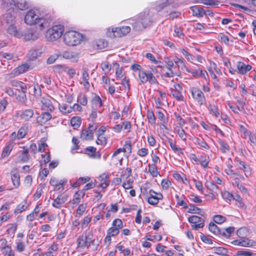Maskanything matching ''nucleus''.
<instances>
[{"instance_id":"nucleus-1","label":"nucleus","mask_w":256,"mask_h":256,"mask_svg":"<svg viewBox=\"0 0 256 256\" xmlns=\"http://www.w3.org/2000/svg\"><path fill=\"white\" fill-rule=\"evenodd\" d=\"M24 22L29 26L38 25L40 30H43L48 28L50 24V20L42 16L38 8H32L25 14Z\"/></svg>"},{"instance_id":"nucleus-2","label":"nucleus","mask_w":256,"mask_h":256,"mask_svg":"<svg viewBox=\"0 0 256 256\" xmlns=\"http://www.w3.org/2000/svg\"><path fill=\"white\" fill-rule=\"evenodd\" d=\"M130 22L133 26L134 29L140 30L150 26L152 22V18L148 11H145L140 14L138 20H130Z\"/></svg>"},{"instance_id":"nucleus-3","label":"nucleus","mask_w":256,"mask_h":256,"mask_svg":"<svg viewBox=\"0 0 256 256\" xmlns=\"http://www.w3.org/2000/svg\"><path fill=\"white\" fill-rule=\"evenodd\" d=\"M83 35L76 31L69 30L63 34L64 43L70 46H76L82 41Z\"/></svg>"},{"instance_id":"nucleus-4","label":"nucleus","mask_w":256,"mask_h":256,"mask_svg":"<svg viewBox=\"0 0 256 256\" xmlns=\"http://www.w3.org/2000/svg\"><path fill=\"white\" fill-rule=\"evenodd\" d=\"M64 27L62 24H56L48 28L45 33V37L48 42H54L58 40L64 34Z\"/></svg>"},{"instance_id":"nucleus-5","label":"nucleus","mask_w":256,"mask_h":256,"mask_svg":"<svg viewBox=\"0 0 256 256\" xmlns=\"http://www.w3.org/2000/svg\"><path fill=\"white\" fill-rule=\"evenodd\" d=\"M130 30L128 26L109 28L106 31V34L110 37L120 38L129 33Z\"/></svg>"},{"instance_id":"nucleus-6","label":"nucleus","mask_w":256,"mask_h":256,"mask_svg":"<svg viewBox=\"0 0 256 256\" xmlns=\"http://www.w3.org/2000/svg\"><path fill=\"white\" fill-rule=\"evenodd\" d=\"M190 92L192 98L198 104L202 105L206 103V98L203 92L199 88L192 86L190 88Z\"/></svg>"},{"instance_id":"nucleus-7","label":"nucleus","mask_w":256,"mask_h":256,"mask_svg":"<svg viewBox=\"0 0 256 256\" xmlns=\"http://www.w3.org/2000/svg\"><path fill=\"white\" fill-rule=\"evenodd\" d=\"M138 78L142 83H146L148 82L151 84H156L158 82L156 78L150 72L140 71Z\"/></svg>"},{"instance_id":"nucleus-8","label":"nucleus","mask_w":256,"mask_h":256,"mask_svg":"<svg viewBox=\"0 0 256 256\" xmlns=\"http://www.w3.org/2000/svg\"><path fill=\"white\" fill-rule=\"evenodd\" d=\"M96 124H90L87 128L82 130L80 138L83 140H92L94 138V132L97 129Z\"/></svg>"},{"instance_id":"nucleus-9","label":"nucleus","mask_w":256,"mask_h":256,"mask_svg":"<svg viewBox=\"0 0 256 256\" xmlns=\"http://www.w3.org/2000/svg\"><path fill=\"white\" fill-rule=\"evenodd\" d=\"M188 221L191 224H192V227L195 230H198L199 228H202L204 226V218L200 217L197 216H192L188 218Z\"/></svg>"},{"instance_id":"nucleus-10","label":"nucleus","mask_w":256,"mask_h":256,"mask_svg":"<svg viewBox=\"0 0 256 256\" xmlns=\"http://www.w3.org/2000/svg\"><path fill=\"white\" fill-rule=\"evenodd\" d=\"M182 87L179 84H176L171 88V93L174 98L180 102L184 101V96L182 94Z\"/></svg>"},{"instance_id":"nucleus-11","label":"nucleus","mask_w":256,"mask_h":256,"mask_svg":"<svg viewBox=\"0 0 256 256\" xmlns=\"http://www.w3.org/2000/svg\"><path fill=\"white\" fill-rule=\"evenodd\" d=\"M30 66L28 64H24L16 68H14L12 71L8 74L10 78H13L24 74L29 70Z\"/></svg>"},{"instance_id":"nucleus-12","label":"nucleus","mask_w":256,"mask_h":256,"mask_svg":"<svg viewBox=\"0 0 256 256\" xmlns=\"http://www.w3.org/2000/svg\"><path fill=\"white\" fill-rule=\"evenodd\" d=\"M82 76L80 84H82L85 89L88 90L90 88V83L89 82L90 76L88 74V69L86 68H83L82 69Z\"/></svg>"},{"instance_id":"nucleus-13","label":"nucleus","mask_w":256,"mask_h":256,"mask_svg":"<svg viewBox=\"0 0 256 256\" xmlns=\"http://www.w3.org/2000/svg\"><path fill=\"white\" fill-rule=\"evenodd\" d=\"M39 100L42 104L41 109L42 110L50 112H52L54 110V106L48 96L40 98Z\"/></svg>"},{"instance_id":"nucleus-14","label":"nucleus","mask_w":256,"mask_h":256,"mask_svg":"<svg viewBox=\"0 0 256 256\" xmlns=\"http://www.w3.org/2000/svg\"><path fill=\"white\" fill-rule=\"evenodd\" d=\"M40 36V33L34 28H29L26 30L23 36L26 40H34L38 39Z\"/></svg>"},{"instance_id":"nucleus-15","label":"nucleus","mask_w":256,"mask_h":256,"mask_svg":"<svg viewBox=\"0 0 256 256\" xmlns=\"http://www.w3.org/2000/svg\"><path fill=\"white\" fill-rule=\"evenodd\" d=\"M232 244L236 246H240L246 247H252L256 246V242L248 238H243L235 240Z\"/></svg>"},{"instance_id":"nucleus-16","label":"nucleus","mask_w":256,"mask_h":256,"mask_svg":"<svg viewBox=\"0 0 256 256\" xmlns=\"http://www.w3.org/2000/svg\"><path fill=\"white\" fill-rule=\"evenodd\" d=\"M28 132V127L26 126H22L18 132H13L10 136V140L14 141L16 138L21 139L24 138Z\"/></svg>"},{"instance_id":"nucleus-17","label":"nucleus","mask_w":256,"mask_h":256,"mask_svg":"<svg viewBox=\"0 0 256 256\" xmlns=\"http://www.w3.org/2000/svg\"><path fill=\"white\" fill-rule=\"evenodd\" d=\"M150 196L148 198V202L150 204L155 205L162 198V196L160 193H157L150 190L149 192Z\"/></svg>"},{"instance_id":"nucleus-18","label":"nucleus","mask_w":256,"mask_h":256,"mask_svg":"<svg viewBox=\"0 0 256 256\" xmlns=\"http://www.w3.org/2000/svg\"><path fill=\"white\" fill-rule=\"evenodd\" d=\"M110 174L108 173H103L98 177V180L100 181V184L99 186L102 190L106 188L110 184L109 178Z\"/></svg>"},{"instance_id":"nucleus-19","label":"nucleus","mask_w":256,"mask_h":256,"mask_svg":"<svg viewBox=\"0 0 256 256\" xmlns=\"http://www.w3.org/2000/svg\"><path fill=\"white\" fill-rule=\"evenodd\" d=\"M90 108L93 110H104L102 107L103 104L101 98L96 95L92 97L90 102Z\"/></svg>"},{"instance_id":"nucleus-20","label":"nucleus","mask_w":256,"mask_h":256,"mask_svg":"<svg viewBox=\"0 0 256 256\" xmlns=\"http://www.w3.org/2000/svg\"><path fill=\"white\" fill-rule=\"evenodd\" d=\"M66 182V181L65 180H62L58 181L54 178H52L50 181V184L54 187V190H58L62 188Z\"/></svg>"},{"instance_id":"nucleus-21","label":"nucleus","mask_w":256,"mask_h":256,"mask_svg":"<svg viewBox=\"0 0 256 256\" xmlns=\"http://www.w3.org/2000/svg\"><path fill=\"white\" fill-rule=\"evenodd\" d=\"M62 56L64 58L70 60L72 62H78L79 58L78 53L72 51H65L62 54Z\"/></svg>"},{"instance_id":"nucleus-22","label":"nucleus","mask_w":256,"mask_h":256,"mask_svg":"<svg viewBox=\"0 0 256 256\" xmlns=\"http://www.w3.org/2000/svg\"><path fill=\"white\" fill-rule=\"evenodd\" d=\"M236 67L239 74H244L247 72L250 71L252 66L250 64H246L244 63L238 62H237Z\"/></svg>"},{"instance_id":"nucleus-23","label":"nucleus","mask_w":256,"mask_h":256,"mask_svg":"<svg viewBox=\"0 0 256 256\" xmlns=\"http://www.w3.org/2000/svg\"><path fill=\"white\" fill-rule=\"evenodd\" d=\"M7 32L10 34L18 38H20L23 36V34L17 30L14 22L10 24V25L7 28Z\"/></svg>"},{"instance_id":"nucleus-24","label":"nucleus","mask_w":256,"mask_h":256,"mask_svg":"<svg viewBox=\"0 0 256 256\" xmlns=\"http://www.w3.org/2000/svg\"><path fill=\"white\" fill-rule=\"evenodd\" d=\"M96 148L94 146H88L85 149V151L90 158L100 159L101 154L100 152H96Z\"/></svg>"},{"instance_id":"nucleus-25","label":"nucleus","mask_w":256,"mask_h":256,"mask_svg":"<svg viewBox=\"0 0 256 256\" xmlns=\"http://www.w3.org/2000/svg\"><path fill=\"white\" fill-rule=\"evenodd\" d=\"M14 146V142L12 140L6 143L2 153L1 157L2 158H4L10 155Z\"/></svg>"},{"instance_id":"nucleus-26","label":"nucleus","mask_w":256,"mask_h":256,"mask_svg":"<svg viewBox=\"0 0 256 256\" xmlns=\"http://www.w3.org/2000/svg\"><path fill=\"white\" fill-rule=\"evenodd\" d=\"M52 118L51 114L48 112H43L40 116L37 118V122L40 125L46 124Z\"/></svg>"},{"instance_id":"nucleus-27","label":"nucleus","mask_w":256,"mask_h":256,"mask_svg":"<svg viewBox=\"0 0 256 256\" xmlns=\"http://www.w3.org/2000/svg\"><path fill=\"white\" fill-rule=\"evenodd\" d=\"M30 6V3L28 0H16L14 1V7L21 10H24Z\"/></svg>"},{"instance_id":"nucleus-28","label":"nucleus","mask_w":256,"mask_h":256,"mask_svg":"<svg viewBox=\"0 0 256 256\" xmlns=\"http://www.w3.org/2000/svg\"><path fill=\"white\" fill-rule=\"evenodd\" d=\"M237 164L238 167L244 172L245 176L246 177L250 175L251 169L248 164L241 160H238Z\"/></svg>"},{"instance_id":"nucleus-29","label":"nucleus","mask_w":256,"mask_h":256,"mask_svg":"<svg viewBox=\"0 0 256 256\" xmlns=\"http://www.w3.org/2000/svg\"><path fill=\"white\" fill-rule=\"evenodd\" d=\"M210 114L214 116L216 118H218L220 116V112L218 106L212 103H210L206 106Z\"/></svg>"},{"instance_id":"nucleus-30","label":"nucleus","mask_w":256,"mask_h":256,"mask_svg":"<svg viewBox=\"0 0 256 256\" xmlns=\"http://www.w3.org/2000/svg\"><path fill=\"white\" fill-rule=\"evenodd\" d=\"M67 200V196L62 195L58 196L57 198L54 200L52 206L55 208H58L62 206Z\"/></svg>"},{"instance_id":"nucleus-31","label":"nucleus","mask_w":256,"mask_h":256,"mask_svg":"<svg viewBox=\"0 0 256 256\" xmlns=\"http://www.w3.org/2000/svg\"><path fill=\"white\" fill-rule=\"evenodd\" d=\"M2 7L7 11L13 10L14 7V0H2Z\"/></svg>"},{"instance_id":"nucleus-32","label":"nucleus","mask_w":256,"mask_h":256,"mask_svg":"<svg viewBox=\"0 0 256 256\" xmlns=\"http://www.w3.org/2000/svg\"><path fill=\"white\" fill-rule=\"evenodd\" d=\"M34 115V110L32 109H27L23 110L20 114V118L25 121L28 120Z\"/></svg>"},{"instance_id":"nucleus-33","label":"nucleus","mask_w":256,"mask_h":256,"mask_svg":"<svg viewBox=\"0 0 256 256\" xmlns=\"http://www.w3.org/2000/svg\"><path fill=\"white\" fill-rule=\"evenodd\" d=\"M168 142L172 149V150L178 154V155L180 156L183 154L182 149L180 147L178 146L175 142H173L172 140L169 138L168 139Z\"/></svg>"},{"instance_id":"nucleus-34","label":"nucleus","mask_w":256,"mask_h":256,"mask_svg":"<svg viewBox=\"0 0 256 256\" xmlns=\"http://www.w3.org/2000/svg\"><path fill=\"white\" fill-rule=\"evenodd\" d=\"M58 108L60 112L64 114H70L72 111V106L66 104H59Z\"/></svg>"},{"instance_id":"nucleus-35","label":"nucleus","mask_w":256,"mask_h":256,"mask_svg":"<svg viewBox=\"0 0 256 256\" xmlns=\"http://www.w3.org/2000/svg\"><path fill=\"white\" fill-rule=\"evenodd\" d=\"M107 46V42L103 39L96 40L94 42V47L98 50H102L106 48Z\"/></svg>"},{"instance_id":"nucleus-36","label":"nucleus","mask_w":256,"mask_h":256,"mask_svg":"<svg viewBox=\"0 0 256 256\" xmlns=\"http://www.w3.org/2000/svg\"><path fill=\"white\" fill-rule=\"evenodd\" d=\"M78 246L81 248H88V243L86 242L84 234L83 233L77 240Z\"/></svg>"},{"instance_id":"nucleus-37","label":"nucleus","mask_w":256,"mask_h":256,"mask_svg":"<svg viewBox=\"0 0 256 256\" xmlns=\"http://www.w3.org/2000/svg\"><path fill=\"white\" fill-rule=\"evenodd\" d=\"M10 84L14 87L20 88L22 91L26 90V86L23 82L17 80H12L10 82Z\"/></svg>"},{"instance_id":"nucleus-38","label":"nucleus","mask_w":256,"mask_h":256,"mask_svg":"<svg viewBox=\"0 0 256 256\" xmlns=\"http://www.w3.org/2000/svg\"><path fill=\"white\" fill-rule=\"evenodd\" d=\"M172 0H162V2H159L156 3V10L158 11L161 10L164 7L170 4Z\"/></svg>"},{"instance_id":"nucleus-39","label":"nucleus","mask_w":256,"mask_h":256,"mask_svg":"<svg viewBox=\"0 0 256 256\" xmlns=\"http://www.w3.org/2000/svg\"><path fill=\"white\" fill-rule=\"evenodd\" d=\"M176 131L178 136L184 141H186L187 138V134L184 132V129L178 126L176 128Z\"/></svg>"},{"instance_id":"nucleus-40","label":"nucleus","mask_w":256,"mask_h":256,"mask_svg":"<svg viewBox=\"0 0 256 256\" xmlns=\"http://www.w3.org/2000/svg\"><path fill=\"white\" fill-rule=\"evenodd\" d=\"M122 148L123 150V152L130 154L132 152V146L130 140H126L123 147Z\"/></svg>"},{"instance_id":"nucleus-41","label":"nucleus","mask_w":256,"mask_h":256,"mask_svg":"<svg viewBox=\"0 0 256 256\" xmlns=\"http://www.w3.org/2000/svg\"><path fill=\"white\" fill-rule=\"evenodd\" d=\"M208 229L210 232L215 234H222V230L214 222H210Z\"/></svg>"},{"instance_id":"nucleus-42","label":"nucleus","mask_w":256,"mask_h":256,"mask_svg":"<svg viewBox=\"0 0 256 256\" xmlns=\"http://www.w3.org/2000/svg\"><path fill=\"white\" fill-rule=\"evenodd\" d=\"M77 102L79 104L83 106H86L88 104V98L84 94H80L78 96Z\"/></svg>"},{"instance_id":"nucleus-43","label":"nucleus","mask_w":256,"mask_h":256,"mask_svg":"<svg viewBox=\"0 0 256 256\" xmlns=\"http://www.w3.org/2000/svg\"><path fill=\"white\" fill-rule=\"evenodd\" d=\"M4 18L8 24L15 22V16L10 12H7L4 16Z\"/></svg>"},{"instance_id":"nucleus-44","label":"nucleus","mask_w":256,"mask_h":256,"mask_svg":"<svg viewBox=\"0 0 256 256\" xmlns=\"http://www.w3.org/2000/svg\"><path fill=\"white\" fill-rule=\"evenodd\" d=\"M42 53V52L39 50L32 49L29 51L28 55L30 58L33 60L38 57Z\"/></svg>"},{"instance_id":"nucleus-45","label":"nucleus","mask_w":256,"mask_h":256,"mask_svg":"<svg viewBox=\"0 0 256 256\" xmlns=\"http://www.w3.org/2000/svg\"><path fill=\"white\" fill-rule=\"evenodd\" d=\"M84 196L82 191H78L74 195V198L72 202L74 204H78L80 202V200Z\"/></svg>"},{"instance_id":"nucleus-46","label":"nucleus","mask_w":256,"mask_h":256,"mask_svg":"<svg viewBox=\"0 0 256 256\" xmlns=\"http://www.w3.org/2000/svg\"><path fill=\"white\" fill-rule=\"evenodd\" d=\"M218 144L220 145V150L222 153H226L229 150L230 148L228 145L223 140H218Z\"/></svg>"},{"instance_id":"nucleus-47","label":"nucleus","mask_w":256,"mask_h":256,"mask_svg":"<svg viewBox=\"0 0 256 256\" xmlns=\"http://www.w3.org/2000/svg\"><path fill=\"white\" fill-rule=\"evenodd\" d=\"M180 52L186 57L187 60L191 62L195 59V56L189 53L186 50L182 48L180 50Z\"/></svg>"},{"instance_id":"nucleus-48","label":"nucleus","mask_w":256,"mask_h":256,"mask_svg":"<svg viewBox=\"0 0 256 256\" xmlns=\"http://www.w3.org/2000/svg\"><path fill=\"white\" fill-rule=\"evenodd\" d=\"M86 242L88 243V246L89 247L91 244L94 245V240L93 239L94 235L92 232H89L88 234H84Z\"/></svg>"},{"instance_id":"nucleus-49","label":"nucleus","mask_w":256,"mask_h":256,"mask_svg":"<svg viewBox=\"0 0 256 256\" xmlns=\"http://www.w3.org/2000/svg\"><path fill=\"white\" fill-rule=\"evenodd\" d=\"M58 249V246L53 244L48 249V251L44 254L46 256H54V252L56 251Z\"/></svg>"},{"instance_id":"nucleus-50","label":"nucleus","mask_w":256,"mask_h":256,"mask_svg":"<svg viewBox=\"0 0 256 256\" xmlns=\"http://www.w3.org/2000/svg\"><path fill=\"white\" fill-rule=\"evenodd\" d=\"M148 172L153 177H156L158 174V168L155 164H148Z\"/></svg>"},{"instance_id":"nucleus-51","label":"nucleus","mask_w":256,"mask_h":256,"mask_svg":"<svg viewBox=\"0 0 256 256\" xmlns=\"http://www.w3.org/2000/svg\"><path fill=\"white\" fill-rule=\"evenodd\" d=\"M196 144H197L202 148L206 150H209L210 146L204 140L203 138H197L196 140Z\"/></svg>"},{"instance_id":"nucleus-52","label":"nucleus","mask_w":256,"mask_h":256,"mask_svg":"<svg viewBox=\"0 0 256 256\" xmlns=\"http://www.w3.org/2000/svg\"><path fill=\"white\" fill-rule=\"evenodd\" d=\"M233 198H234L232 200H235L236 202V205L238 207L242 208L244 206V204L242 202V198L239 194H236L234 195H233Z\"/></svg>"},{"instance_id":"nucleus-53","label":"nucleus","mask_w":256,"mask_h":256,"mask_svg":"<svg viewBox=\"0 0 256 256\" xmlns=\"http://www.w3.org/2000/svg\"><path fill=\"white\" fill-rule=\"evenodd\" d=\"M132 174V169L130 168H127L126 169L122 170L120 172V177L122 178H129Z\"/></svg>"},{"instance_id":"nucleus-54","label":"nucleus","mask_w":256,"mask_h":256,"mask_svg":"<svg viewBox=\"0 0 256 256\" xmlns=\"http://www.w3.org/2000/svg\"><path fill=\"white\" fill-rule=\"evenodd\" d=\"M28 160V150L27 148L24 147L22 156H20V160L23 162H26Z\"/></svg>"},{"instance_id":"nucleus-55","label":"nucleus","mask_w":256,"mask_h":256,"mask_svg":"<svg viewBox=\"0 0 256 256\" xmlns=\"http://www.w3.org/2000/svg\"><path fill=\"white\" fill-rule=\"evenodd\" d=\"M72 126L75 128H78L81 124L80 118L78 116L73 117L70 120Z\"/></svg>"},{"instance_id":"nucleus-56","label":"nucleus","mask_w":256,"mask_h":256,"mask_svg":"<svg viewBox=\"0 0 256 256\" xmlns=\"http://www.w3.org/2000/svg\"><path fill=\"white\" fill-rule=\"evenodd\" d=\"M209 158L201 156L199 162L204 168H207L209 163Z\"/></svg>"},{"instance_id":"nucleus-57","label":"nucleus","mask_w":256,"mask_h":256,"mask_svg":"<svg viewBox=\"0 0 256 256\" xmlns=\"http://www.w3.org/2000/svg\"><path fill=\"white\" fill-rule=\"evenodd\" d=\"M222 197L226 200L231 201L234 198L233 194L226 190H224L221 192Z\"/></svg>"},{"instance_id":"nucleus-58","label":"nucleus","mask_w":256,"mask_h":256,"mask_svg":"<svg viewBox=\"0 0 256 256\" xmlns=\"http://www.w3.org/2000/svg\"><path fill=\"white\" fill-rule=\"evenodd\" d=\"M2 252L8 256H14V252L12 250L11 247L8 246L2 248Z\"/></svg>"},{"instance_id":"nucleus-59","label":"nucleus","mask_w":256,"mask_h":256,"mask_svg":"<svg viewBox=\"0 0 256 256\" xmlns=\"http://www.w3.org/2000/svg\"><path fill=\"white\" fill-rule=\"evenodd\" d=\"M34 96L37 98H40L41 96V88L38 84H34Z\"/></svg>"},{"instance_id":"nucleus-60","label":"nucleus","mask_w":256,"mask_h":256,"mask_svg":"<svg viewBox=\"0 0 256 256\" xmlns=\"http://www.w3.org/2000/svg\"><path fill=\"white\" fill-rule=\"evenodd\" d=\"M12 180L14 186H19L20 182V178L19 175L18 174H14L12 175Z\"/></svg>"},{"instance_id":"nucleus-61","label":"nucleus","mask_w":256,"mask_h":256,"mask_svg":"<svg viewBox=\"0 0 256 256\" xmlns=\"http://www.w3.org/2000/svg\"><path fill=\"white\" fill-rule=\"evenodd\" d=\"M147 118L148 120V122L152 124H155L156 122V118L154 114L152 112L148 111L147 112Z\"/></svg>"},{"instance_id":"nucleus-62","label":"nucleus","mask_w":256,"mask_h":256,"mask_svg":"<svg viewBox=\"0 0 256 256\" xmlns=\"http://www.w3.org/2000/svg\"><path fill=\"white\" fill-rule=\"evenodd\" d=\"M234 230V228L230 226L224 230V231L222 232V234L225 237L228 238L230 236V234Z\"/></svg>"},{"instance_id":"nucleus-63","label":"nucleus","mask_w":256,"mask_h":256,"mask_svg":"<svg viewBox=\"0 0 256 256\" xmlns=\"http://www.w3.org/2000/svg\"><path fill=\"white\" fill-rule=\"evenodd\" d=\"M214 252L220 255H226L228 250L226 248L222 247H216L214 248Z\"/></svg>"},{"instance_id":"nucleus-64","label":"nucleus","mask_w":256,"mask_h":256,"mask_svg":"<svg viewBox=\"0 0 256 256\" xmlns=\"http://www.w3.org/2000/svg\"><path fill=\"white\" fill-rule=\"evenodd\" d=\"M254 254L251 252L245 250L238 252L233 256H254Z\"/></svg>"}]
</instances>
